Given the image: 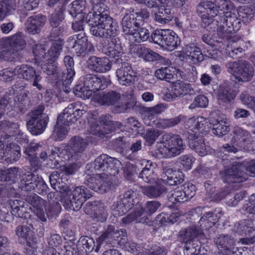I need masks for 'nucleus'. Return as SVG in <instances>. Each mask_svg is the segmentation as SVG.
I'll list each match as a JSON object with an SVG mask.
<instances>
[{
  "instance_id": "3",
  "label": "nucleus",
  "mask_w": 255,
  "mask_h": 255,
  "mask_svg": "<svg viewBox=\"0 0 255 255\" xmlns=\"http://www.w3.org/2000/svg\"><path fill=\"white\" fill-rule=\"evenodd\" d=\"M110 83V80L104 77L99 78L94 74H89L84 78V86H76L73 92L78 97L89 99L93 92L105 89Z\"/></svg>"
},
{
  "instance_id": "51",
  "label": "nucleus",
  "mask_w": 255,
  "mask_h": 255,
  "mask_svg": "<svg viewBox=\"0 0 255 255\" xmlns=\"http://www.w3.org/2000/svg\"><path fill=\"white\" fill-rule=\"evenodd\" d=\"M239 20L245 23H249L253 20L255 14V6H244L238 10Z\"/></svg>"
},
{
  "instance_id": "26",
  "label": "nucleus",
  "mask_w": 255,
  "mask_h": 255,
  "mask_svg": "<svg viewBox=\"0 0 255 255\" xmlns=\"http://www.w3.org/2000/svg\"><path fill=\"white\" fill-rule=\"evenodd\" d=\"M223 213L221 208H216L214 211L206 212L201 217L198 227L203 234V231L208 230L217 223L223 216Z\"/></svg>"
},
{
  "instance_id": "56",
  "label": "nucleus",
  "mask_w": 255,
  "mask_h": 255,
  "mask_svg": "<svg viewBox=\"0 0 255 255\" xmlns=\"http://www.w3.org/2000/svg\"><path fill=\"white\" fill-rule=\"evenodd\" d=\"M174 75V71L171 67L161 68L157 69L155 72V76L157 79L168 82H171V80L175 79Z\"/></svg>"
},
{
  "instance_id": "13",
  "label": "nucleus",
  "mask_w": 255,
  "mask_h": 255,
  "mask_svg": "<svg viewBox=\"0 0 255 255\" xmlns=\"http://www.w3.org/2000/svg\"><path fill=\"white\" fill-rule=\"evenodd\" d=\"M138 202L135 197V193L128 190L123 195H120L117 202L113 205V210L115 215L122 216L126 214L130 209Z\"/></svg>"
},
{
  "instance_id": "40",
  "label": "nucleus",
  "mask_w": 255,
  "mask_h": 255,
  "mask_svg": "<svg viewBox=\"0 0 255 255\" xmlns=\"http://www.w3.org/2000/svg\"><path fill=\"white\" fill-rule=\"evenodd\" d=\"M21 173V170L16 167L0 170V181L6 182L10 184L15 183L18 181V178H20Z\"/></svg>"
},
{
  "instance_id": "33",
  "label": "nucleus",
  "mask_w": 255,
  "mask_h": 255,
  "mask_svg": "<svg viewBox=\"0 0 255 255\" xmlns=\"http://www.w3.org/2000/svg\"><path fill=\"white\" fill-rule=\"evenodd\" d=\"M186 144H163L157 149L156 156L159 158L175 157L185 149Z\"/></svg>"
},
{
  "instance_id": "57",
  "label": "nucleus",
  "mask_w": 255,
  "mask_h": 255,
  "mask_svg": "<svg viewBox=\"0 0 255 255\" xmlns=\"http://www.w3.org/2000/svg\"><path fill=\"white\" fill-rule=\"evenodd\" d=\"M78 103H72L66 108L62 113L57 119H60L63 123L70 124L74 122V116H73L74 109Z\"/></svg>"
},
{
  "instance_id": "60",
  "label": "nucleus",
  "mask_w": 255,
  "mask_h": 255,
  "mask_svg": "<svg viewBox=\"0 0 255 255\" xmlns=\"http://www.w3.org/2000/svg\"><path fill=\"white\" fill-rule=\"evenodd\" d=\"M62 49V45L60 42H54L49 49L46 55L47 60L55 62L58 58Z\"/></svg>"
},
{
  "instance_id": "32",
  "label": "nucleus",
  "mask_w": 255,
  "mask_h": 255,
  "mask_svg": "<svg viewBox=\"0 0 255 255\" xmlns=\"http://www.w3.org/2000/svg\"><path fill=\"white\" fill-rule=\"evenodd\" d=\"M139 164L141 166H144L142 171L139 173V177L141 178L146 183L153 182L156 177L154 170L156 164L150 160L145 159L140 161Z\"/></svg>"
},
{
  "instance_id": "19",
  "label": "nucleus",
  "mask_w": 255,
  "mask_h": 255,
  "mask_svg": "<svg viewBox=\"0 0 255 255\" xmlns=\"http://www.w3.org/2000/svg\"><path fill=\"white\" fill-rule=\"evenodd\" d=\"M67 45L71 48V52L77 56H81L86 53L89 45L88 37L84 32H80L69 37L67 40Z\"/></svg>"
},
{
  "instance_id": "55",
  "label": "nucleus",
  "mask_w": 255,
  "mask_h": 255,
  "mask_svg": "<svg viewBox=\"0 0 255 255\" xmlns=\"http://www.w3.org/2000/svg\"><path fill=\"white\" fill-rule=\"evenodd\" d=\"M219 8L220 7L215 2L210 0H204L198 4L197 11L198 12H200V10L205 11L214 16V14L218 15Z\"/></svg>"
},
{
  "instance_id": "9",
  "label": "nucleus",
  "mask_w": 255,
  "mask_h": 255,
  "mask_svg": "<svg viewBox=\"0 0 255 255\" xmlns=\"http://www.w3.org/2000/svg\"><path fill=\"white\" fill-rule=\"evenodd\" d=\"M11 211V214L8 213V210L5 208L0 209V222L5 221L9 222L13 219V216L21 219H29L31 215L29 211L31 207L24 202L18 200H14L12 204L10 205Z\"/></svg>"
},
{
  "instance_id": "30",
  "label": "nucleus",
  "mask_w": 255,
  "mask_h": 255,
  "mask_svg": "<svg viewBox=\"0 0 255 255\" xmlns=\"http://www.w3.org/2000/svg\"><path fill=\"white\" fill-rule=\"evenodd\" d=\"M49 181L51 187L57 192L67 194L70 190L68 180L64 175L53 173L49 177Z\"/></svg>"
},
{
  "instance_id": "45",
  "label": "nucleus",
  "mask_w": 255,
  "mask_h": 255,
  "mask_svg": "<svg viewBox=\"0 0 255 255\" xmlns=\"http://www.w3.org/2000/svg\"><path fill=\"white\" fill-rule=\"evenodd\" d=\"M70 124L63 123L60 119H57L51 138L55 141H60L65 138L68 131Z\"/></svg>"
},
{
  "instance_id": "25",
  "label": "nucleus",
  "mask_w": 255,
  "mask_h": 255,
  "mask_svg": "<svg viewBox=\"0 0 255 255\" xmlns=\"http://www.w3.org/2000/svg\"><path fill=\"white\" fill-rule=\"evenodd\" d=\"M194 93L190 84L181 81L173 83L170 86V90L165 94L164 96L168 100L175 99L187 95H193Z\"/></svg>"
},
{
  "instance_id": "36",
  "label": "nucleus",
  "mask_w": 255,
  "mask_h": 255,
  "mask_svg": "<svg viewBox=\"0 0 255 255\" xmlns=\"http://www.w3.org/2000/svg\"><path fill=\"white\" fill-rule=\"evenodd\" d=\"M77 247L79 251L86 254L91 253L94 250L97 253L101 248L99 244L96 246L94 240L87 236H82L80 238L77 242Z\"/></svg>"
},
{
  "instance_id": "1",
  "label": "nucleus",
  "mask_w": 255,
  "mask_h": 255,
  "mask_svg": "<svg viewBox=\"0 0 255 255\" xmlns=\"http://www.w3.org/2000/svg\"><path fill=\"white\" fill-rule=\"evenodd\" d=\"M241 166L238 164H233L230 167L220 171V175L225 183H227L229 186L225 187L219 189L215 193V189L213 186L207 181L204 183V186L207 193L211 196H213L217 199L221 200L224 198L231 192L229 185L236 183H242L248 179L247 174L241 169Z\"/></svg>"
},
{
  "instance_id": "22",
  "label": "nucleus",
  "mask_w": 255,
  "mask_h": 255,
  "mask_svg": "<svg viewBox=\"0 0 255 255\" xmlns=\"http://www.w3.org/2000/svg\"><path fill=\"white\" fill-rule=\"evenodd\" d=\"M198 13L201 18V25L202 27L207 28L209 31H216L218 35H223L221 30L222 27H219L220 23H222L223 20L221 13L213 16L205 11L200 10Z\"/></svg>"
},
{
  "instance_id": "10",
  "label": "nucleus",
  "mask_w": 255,
  "mask_h": 255,
  "mask_svg": "<svg viewBox=\"0 0 255 255\" xmlns=\"http://www.w3.org/2000/svg\"><path fill=\"white\" fill-rule=\"evenodd\" d=\"M152 40L161 47L173 50L179 44L180 40L177 34L170 29H156L154 30Z\"/></svg>"
},
{
  "instance_id": "6",
  "label": "nucleus",
  "mask_w": 255,
  "mask_h": 255,
  "mask_svg": "<svg viewBox=\"0 0 255 255\" xmlns=\"http://www.w3.org/2000/svg\"><path fill=\"white\" fill-rule=\"evenodd\" d=\"M225 66L227 72L234 76L239 82H248L254 76V67L246 60L242 59L228 62Z\"/></svg>"
},
{
  "instance_id": "8",
  "label": "nucleus",
  "mask_w": 255,
  "mask_h": 255,
  "mask_svg": "<svg viewBox=\"0 0 255 255\" xmlns=\"http://www.w3.org/2000/svg\"><path fill=\"white\" fill-rule=\"evenodd\" d=\"M119 30L117 22L111 16H107L104 20L92 26L90 28V31L94 36L100 38H110L111 39L116 38Z\"/></svg>"
},
{
  "instance_id": "16",
  "label": "nucleus",
  "mask_w": 255,
  "mask_h": 255,
  "mask_svg": "<svg viewBox=\"0 0 255 255\" xmlns=\"http://www.w3.org/2000/svg\"><path fill=\"white\" fill-rule=\"evenodd\" d=\"M110 118L109 115H102L99 118L98 121L100 125L97 123L96 119L91 118L88 120L89 122L91 124V133L103 138L106 134L111 132L113 130V123Z\"/></svg>"
},
{
  "instance_id": "47",
  "label": "nucleus",
  "mask_w": 255,
  "mask_h": 255,
  "mask_svg": "<svg viewBox=\"0 0 255 255\" xmlns=\"http://www.w3.org/2000/svg\"><path fill=\"white\" fill-rule=\"evenodd\" d=\"M1 40L5 42L6 46H11L13 48L17 49L19 52L24 48L26 44L23 35L21 32L16 33L12 36Z\"/></svg>"
},
{
  "instance_id": "43",
  "label": "nucleus",
  "mask_w": 255,
  "mask_h": 255,
  "mask_svg": "<svg viewBox=\"0 0 255 255\" xmlns=\"http://www.w3.org/2000/svg\"><path fill=\"white\" fill-rule=\"evenodd\" d=\"M178 217V213L162 212L156 217L154 224L158 227L167 226L176 222Z\"/></svg>"
},
{
  "instance_id": "41",
  "label": "nucleus",
  "mask_w": 255,
  "mask_h": 255,
  "mask_svg": "<svg viewBox=\"0 0 255 255\" xmlns=\"http://www.w3.org/2000/svg\"><path fill=\"white\" fill-rule=\"evenodd\" d=\"M185 54L188 59L196 64L204 60V55L200 48L193 43L185 45L184 48Z\"/></svg>"
},
{
  "instance_id": "58",
  "label": "nucleus",
  "mask_w": 255,
  "mask_h": 255,
  "mask_svg": "<svg viewBox=\"0 0 255 255\" xmlns=\"http://www.w3.org/2000/svg\"><path fill=\"white\" fill-rule=\"evenodd\" d=\"M235 142L241 143L250 142L251 135L249 132L239 127H235L233 129Z\"/></svg>"
},
{
  "instance_id": "7",
  "label": "nucleus",
  "mask_w": 255,
  "mask_h": 255,
  "mask_svg": "<svg viewBox=\"0 0 255 255\" xmlns=\"http://www.w3.org/2000/svg\"><path fill=\"white\" fill-rule=\"evenodd\" d=\"M44 110V106L40 105L28 114L30 119L27 122L26 125L32 134H41L46 128L49 118L46 114L43 113Z\"/></svg>"
},
{
  "instance_id": "17",
  "label": "nucleus",
  "mask_w": 255,
  "mask_h": 255,
  "mask_svg": "<svg viewBox=\"0 0 255 255\" xmlns=\"http://www.w3.org/2000/svg\"><path fill=\"white\" fill-rule=\"evenodd\" d=\"M88 144H66L64 148L59 153L56 152L55 147L53 144H50L48 149L51 150V154L54 155L57 154L58 156L61 159V161L65 162L73 158L75 159L76 157L79 154L82 153Z\"/></svg>"
},
{
  "instance_id": "23",
  "label": "nucleus",
  "mask_w": 255,
  "mask_h": 255,
  "mask_svg": "<svg viewBox=\"0 0 255 255\" xmlns=\"http://www.w3.org/2000/svg\"><path fill=\"white\" fill-rule=\"evenodd\" d=\"M99 240L106 243L114 241L119 245H123L127 240L126 230L125 229L116 230L114 226L109 225L99 237Z\"/></svg>"
},
{
  "instance_id": "38",
  "label": "nucleus",
  "mask_w": 255,
  "mask_h": 255,
  "mask_svg": "<svg viewBox=\"0 0 255 255\" xmlns=\"http://www.w3.org/2000/svg\"><path fill=\"white\" fill-rule=\"evenodd\" d=\"M0 59L6 61H14L18 60L21 56L20 52L17 49L11 46H6L5 42L0 41Z\"/></svg>"
},
{
  "instance_id": "35",
  "label": "nucleus",
  "mask_w": 255,
  "mask_h": 255,
  "mask_svg": "<svg viewBox=\"0 0 255 255\" xmlns=\"http://www.w3.org/2000/svg\"><path fill=\"white\" fill-rule=\"evenodd\" d=\"M119 42V38H112L109 45L104 50V53L110 58L115 59L117 63L123 61L120 58L123 54V48Z\"/></svg>"
},
{
  "instance_id": "14",
  "label": "nucleus",
  "mask_w": 255,
  "mask_h": 255,
  "mask_svg": "<svg viewBox=\"0 0 255 255\" xmlns=\"http://www.w3.org/2000/svg\"><path fill=\"white\" fill-rule=\"evenodd\" d=\"M121 99V96L119 92L110 91L99 96L98 102L103 105L114 106L113 112L121 113L126 112L128 108L127 103H120Z\"/></svg>"
},
{
  "instance_id": "64",
  "label": "nucleus",
  "mask_w": 255,
  "mask_h": 255,
  "mask_svg": "<svg viewBox=\"0 0 255 255\" xmlns=\"http://www.w3.org/2000/svg\"><path fill=\"white\" fill-rule=\"evenodd\" d=\"M211 123L213 125L212 132L218 136L226 134L229 130V127L223 122L216 121L214 123V122L212 121Z\"/></svg>"
},
{
  "instance_id": "11",
  "label": "nucleus",
  "mask_w": 255,
  "mask_h": 255,
  "mask_svg": "<svg viewBox=\"0 0 255 255\" xmlns=\"http://www.w3.org/2000/svg\"><path fill=\"white\" fill-rule=\"evenodd\" d=\"M106 0H90L93 5L91 6V9L93 11H90L85 16V21L91 26L95 24H98L100 22L105 20V18L109 15V7L105 3Z\"/></svg>"
},
{
  "instance_id": "29",
  "label": "nucleus",
  "mask_w": 255,
  "mask_h": 255,
  "mask_svg": "<svg viewBox=\"0 0 255 255\" xmlns=\"http://www.w3.org/2000/svg\"><path fill=\"white\" fill-rule=\"evenodd\" d=\"M46 21V17L41 14L29 17L25 23L26 32L32 35L39 33Z\"/></svg>"
},
{
  "instance_id": "27",
  "label": "nucleus",
  "mask_w": 255,
  "mask_h": 255,
  "mask_svg": "<svg viewBox=\"0 0 255 255\" xmlns=\"http://www.w3.org/2000/svg\"><path fill=\"white\" fill-rule=\"evenodd\" d=\"M219 255H230L234 248V238L227 235H219L214 239Z\"/></svg>"
},
{
  "instance_id": "49",
  "label": "nucleus",
  "mask_w": 255,
  "mask_h": 255,
  "mask_svg": "<svg viewBox=\"0 0 255 255\" xmlns=\"http://www.w3.org/2000/svg\"><path fill=\"white\" fill-rule=\"evenodd\" d=\"M165 188L161 184L155 186L148 185L141 187V191L144 195L150 198H155L165 192Z\"/></svg>"
},
{
  "instance_id": "62",
  "label": "nucleus",
  "mask_w": 255,
  "mask_h": 255,
  "mask_svg": "<svg viewBox=\"0 0 255 255\" xmlns=\"http://www.w3.org/2000/svg\"><path fill=\"white\" fill-rule=\"evenodd\" d=\"M108 216L107 211L104 205L101 203L98 205L94 212L91 215L94 220L101 223L105 222L106 221Z\"/></svg>"
},
{
  "instance_id": "42",
  "label": "nucleus",
  "mask_w": 255,
  "mask_h": 255,
  "mask_svg": "<svg viewBox=\"0 0 255 255\" xmlns=\"http://www.w3.org/2000/svg\"><path fill=\"white\" fill-rule=\"evenodd\" d=\"M170 3L168 5H161L158 8V11L155 13L154 19L157 22L160 24H164L169 22L173 17V11L170 7Z\"/></svg>"
},
{
  "instance_id": "46",
  "label": "nucleus",
  "mask_w": 255,
  "mask_h": 255,
  "mask_svg": "<svg viewBox=\"0 0 255 255\" xmlns=\"http://www.w3.org/2000/svg\"><path fill=\"white\" fill-rule=\"evenodd\" d=\"M168 198L169 202L171 203V204L169 205V207L171 208H177V204L187 201L181 186L176 187L171 191V193L168 194Z\"/></svg>"
},
{
  "instance_id": "31",
  "label": "nucleus",
  "mask_w": 255,
  "mask_h": 255,
  "mask_svg": "<svg viewBox=\"0 0 255 255\" xmlns=\"http://www.w3.org/2000/svg\"><path fill=\"white\" fill-rule=\"evenodd\" d=\"M88 67L96 72L104 73L111 68V63L108 58H100L96 56H91L88 60Z\"/></svg>"
},
{
  "instance_id": "53",
  "label": "nucleus",
  "mask_w": 255,
  "mask_h": 255,
  "mask_svg": "<svg viewBox=\"0 0 255 255\" xmlns=\"http://www.w3.org/2000/svg\"><path fill=\"white\" fill-rule=\"evenodd\" d=\"M169 174L165 180L166 184L170 185H178L182 183L184 179V175L180 170H172V169L167 171Z\"/></svg>"
},
{
  "instance_id": "48",
  "label": "nucleus",
  "mask_w": 255,
  "mask_h": 255,
  "mask_svg": "<svg viewBox=\"0 0 255 255\" xmlns=\"http://www.w3.org/2000/svg\"><path fill=\"white\" fill-rule=\"evenodd\" d=\"M16 7V0H1L0 1V20L12 14Z\"/></svg>"
},
{
  "instance_id": "24",
  "label": "nucleus",
  "mask_w": 255,
  "mask_h": 255,
  "mask_svg": "<svg viewBox=\"0 0 255 255\" xmlns=\"http://www.w3.org/2000/svg\"><path fill=\"white\" fill-rule=\"evenodd\" d=\"M121 66L116 71L119 83L123 85H130L136 78V73L132 69L130 64L121 62Z\"/></svg>"
},
{
  "instance_id": "34",
  "label": "nucleus",
  "mask_w": 255,
  "mask_h": 255,
  "mask_svg": "<svg viewBox=\"0 0 255 255\" xmlns=\"http://www.w3.org/2000/svg\"><path fill=\"white\" fill-rule=\"evenodd\" d=\"M0 144V158L7 157L9 160L16 161L21 156L20 147L18 144Z\"/></svg>"
},
{
  "instance_id": "21",
  "label": "nucleus",
  "mask_w": 255,
  "mask_h": 255,
  "mask_svg": "<svg viewBox=\"0 0 255 255\" xmlns=\"http://www.w3.org/2000/svg\"><path fill=\"white\" fill-rule=\"evenodd\" d=\"M236 233L241 236H252L249 238H244L241 240L245 245H251L255 243V225L250 220L240 221L234 227Z\"/></svg>"
},
{
  "instance_id": "44",
  "label": "nucleus",
  "mask_w": 255,
  "mask_h": 255,
  "mask_svg": "<svg viewBox=\"0 0 255 255\" xmlns=\"http://www.w3.org/2000/svg\"><path fill=\"white\" fill-rule=\"evenodd\" d=\"M91 5L87 4L85 0H76L72 2L69 6L68 12L73 17H75L78 14H86L90 12Z\"/></svg>"
},
{
  "instance_id": "5",
  "label": "nucleus",
  "mask_w": 255,
  "mask_h": 255,
  "mask_svg": "<svg viewBox=\"0 0 255 255\" xmlns=\"http://www.w3.org/2000/svg\"><path fill=\"white\" fill-rule=\"evenodd\" d=\"M149 16V12L145 8L135 11L133 8L127 9L122 18L121 24L123 32L126 35L134 34L139 26H142L144 20Z\"/></svg>"
},
{
  "instance_id": "15",
  "label": "nucleus",
  "mask_w": 255,
  "mask_h": 255,
  "mask_svg": "<svg viewBox=\"0 0 255 255\" xmlns=\"http://www.w3.org/2000/svg\"><path fill=\"white\" fill-rule=\"evenodd\" d=\"M15 72L17 77L26 81L33 82L32 85L39 90L43 88L40 84L42 77L39 73L36 72V70L33 67L26 64H22L15 68Z\"/></svg>"
},
{
  "instance_id": "52",
  "label": "nucleus",
  "mask_w": 255,
  "mask_h": 255,
  "mask_svg": "<svg viewBox=\"0 0 255 255\" xmlns=\"http://www.w3.org/2000/svg\"><path fill=\"white\" fill-rule=\"evenodd\" d=\"M134 34L131 35L135 38V40L137 42L141 41L144 42L149 40L150 42H153L152 40V35L154 34V31L150 33L149 30L145 27L139 26L138 29L134 31Z\"/></svg>"
},
{
  "instance_id": "18",
  "label": "nucleus",
  "mask_w": 255,
  "mask_h": 255,
  "mask_svg": "<svg viewBox=\"0 0 255 255\" xmlns=\"http://www.w3.org/2000/svg\"><path fill=\"white\" fill-rule=\"evenodd\" d=\"M223 18L222 23H220L219 27H221L223 35H218L221 38L227 37V34L236 32L240 28L241 23L237 18L236 14L231 11L224 12L221 13Z\"/></svg>"
},
{
  "instance_id": "50",
  "label": "nucleus",
  "mask_w": 255,
  "mask_h": 255,
  "mask_svg": "<svg viewBox=\"0 0 255 255\" xmlns=\"http://www.w3.org/2000/svg\"><path fill=\"white\" fill-rule=\"evenodd\" d=\"M217 97L218 99L225 103H229L234 100L235 94L233 90L230 86L222 84L218 89Z\"/></svg>"
},
{
  "instance_id": "39",
  "label": "nucleus",
  "mask_w": 255,
  "mask_h": 255,
  "mask_svg": "<svg viewBox=\"0 0 255 255\" xmlns=\"http://www.w3.org/2000/svg\"><path fill=\"white\" fill-rule=\"evenodd\" d=\"M201 234H202V232L199 230L198 227L192 226L182 229L179 233V238L181 242L187 244V243L195 241V238Z\"/></svg>"
},
{
  "instance_id": "54",
  "label": "nucleus",
  "mask_w": 255,
  "mask_h": 255,
  "mask_svg": "<svg viewBox=\"0 0 255 255\" xmlns=\"http://www.w3.org/2000/svg\"><path fill=\"white\" fill-rule=\"evenodd\" d=\"M63 61L67 68L64 84H69L71 83L73 77L75 74V71L73 69L74 65V60L72 57L67 55L64 57Z\"/></svg>"
},
{
  "instance_id": "63",
  "label": "nucleus",
  "mask_w": 255,
  "mask_h": 255,
  "mask_svg": "<svg viewBox=\"0 0 255 255\" xmlns=\"http://www.w3.org/2000/svg\"><path fill=\"white\" fill-rule=\"evenodd\" d=\"M48 189V186L43 178L37 175L35 185H34V189L32 191L41 195H46L47 194Z\"/></svg>"
},
{
  "instance_id": "2",
  "label": "nucleus",
  "mask_w": 255,
  "mask_h": 255,
  "mask_svg": "<svg viewBox=\"0 0 255 255\" xmlns=\"http://www.w3.org/2000/svg\"><path fill=\"white\" fill-rule=\"evenodd\" d=\"M167 107L165 104H159L156 106L149 108H145L143 110L144 112L145 123L148 126H155L157 128L162 129L171 128L178 125L184 119V116L179 115L175 117L170 119H156L152 122L154 117L163 112Z\"/></svg>"
},
{
  "instance_id": "12",
  "label": "nucleus",
  "mask_w": 255,
  "mask_h": 255,
  "mask_svg": "<svg viewBox=\"0 0 255 255\" xmlns=\"http://www.w3.org/2000/svg\"><path fill=\"white\" fill-rule=\"evenodd\" d=\"M72 199L65 200L63 206L67 210L79 211L83 203L91 196L89 190L84 186L76 187L72 193Z\"/></svg>"
},
{
  "instance_id": "4",
  "label": "nucleus",
  "mask_w": 255,
  "mask_h": 255,
  "mask_svg": "<svg viewBox=\"0 0 255 255\" xmlns=\"http://www.w3.org/2000/svg\"><path fill=\"white\" fill-rule=\"evenodd\" d=\"M121 162L118 159L112 157L107 154H102L94 162L87 164V169H92L91 172H99L107 176H115L119 172Z\"/></svg>"
},
{
  "instance_id": "61",
  "label": "nucleus",
  "mask_w": 255,
  "mask_h": 255,
  "mask_svg": "<svg viewBox=\"0 0 255 255\" xmlns=\"http://www.w3.org/2000/svg\"><path fill=\"white\" fill-rule=\"evenodd\" d=\"M201 245L198 241L187 243L184 247L185 255H198L200 252Z\"/></svg>"
},
{
  "instance_id": "20",
  "label": "nucleus",
  "mask_w": 255,
  "mask_h": 255,
  "mask_svg": "<svg viewBox=\"0 0 255 255\" xmlns=\"http://www.w3.org/2000/svg\"><path fill=\"white\" fill-rule=\"evenodd\" d=\"M85 183L90 188L101 194L108 192L111 187V183L108 181L107 176L101 173L87 176Z\"/></svg>"
},
{
  "instance_id": "37",
  "label": "nucleus",
  "mask_w": 255,
  "mask_h": 255,
  "mask_svg": "<svg viewBox=\"0 0 255 255\" xmlns=\"http://www.w3.org/2000/svg\"><path fill=\"white\" fill-rule=\"evenodd\" d=\"M36 177V175L31 172L22 171L18 182L19 188L24 191H32L34 189V185H35Z\"/></svg>"
},
{
  "instance_id": "28",
  "label": "nucleus",
  "mask_w": 255,
  "mask_h": 255,
  "mask_svg": "<svg viewBox=\"0 0 255 255\" xmlns=\"http://www.w3.org/2000/svg\"><path fill=\"white\" fill-rule=\"evenodd\" d=\"M26 201L32 206L33 211L38 219L41 222H46L47 219L44 211L46 201L35 194L27 196L26 198Z\"/></svg>"
},
{
  "instance_id": "59",
  "label": "nucleus",
  "mask_w": 255,
  "mask_h": 255,
  "mask_svg": "<svg viewBox=\"0 0 255 255\" xmlns=\"http://www.w3.org/2000/svg\"><path fill=\"white\" fill-rule=\"evenodd\" d=\"M16 235L26 242L36 239L33 231L27 225L18 226L16 230Z\"/></svg>"
}]
</instances>
